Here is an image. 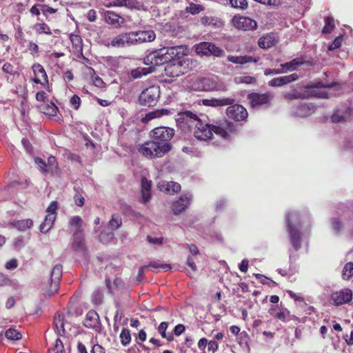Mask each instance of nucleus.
I'll return each mask as SVG.
<instances>
[{
    "instance_id": "59",
    "label": "nucleus",
    "mask_w": 353,
    "mask_h": 353,
    "mask_svg": "<svg viewBox=\"0 0 353 353\" xmlns=\"http://www.w3.org/2000/svg\"><path fill=\"white\" fill-rule=\"evenodd\" d=\"M81 103V98L77 94H74L70 100V105L76 110L80 108Z\"/></svg>"
},
{
    "instance_id": "56",
    "label": "nucleus",
    "mask_w": 353,
    "mask_h": 353,
    "mask_svg": "<svg viewBox=\"0 0 353 353\" xmlns=\"http://www.w3.org/2000/svg\"><path fill=\"white\" fill-rule=\"evenodd\" d=\"M74 239L72 243V247L75 249H81L83 244V240L81 235L79 234V232H75L74 233Z\"/></svg>"
},
{
    "instance_id": "37",
    "label": "nucleus",
    "mask_w": 353,
    "mask_h": 353,
    "mask_svg": "<svg viewBox=\"0 0 353 353\" xmlns=\"http://www.w3.org/2000/svg\"><path fill=\"white\" fill-rule=\"evenodd\" d=\"M33 30L38 34H45L48 35L52 34L50 26L46 23H37L33 26Z\"/></svg>"
},
{
    "instance_id": "52",
    "label": "nucleus",
    "mask_w": 353,
    "mask_h": 353,
    "mask_svg": "<svg viewBox=\"0 0 353 353\" xmlns=\"http://www.w3.org/2000/svg\"><path fill=\"white\" fill-rule=\"evenodd\" d=\"M270 314L275 318L282 321L283 322L287 321L286 315L283 312H276V307L272 306L270 309Z\"/></svg>"
},
{
    "instance_id": "13",
    "label": "nucleus",
    "mask_w": 353,
    "mask_h": 353,
    "mask_svg": "<svg viewBox=\"0 0 353 353\" xmlns=\"http://www.w3.org/2000/svg\"><path fill=\"white\" fill-rule=\"evenodd\" d=\"M273 97L274 94L270 92L263 94L252 92L248 95V99L253 108H259L262 105L270 104Z\"/></svg>"
},
{
    "instance_id": "35",
    "label": "nucleus",
    "mask_w": 353,
    "mask_h": 353,
    "mask_svg": "<svg viewBox=\"0 0 353 353\" xmlns=\"http://www.w3.org/2000/svg\"><path fill=\"white\" fill-rule=\"evenodd\" d=\"M56 215L48 214L46 216L43 222L40 225L39 229L42 233L48 232L54 224Z\"/></svg>"
},
{
    "instance_id": "8",
    "label": "nucleus",
    "mask_w": 353,
    "mask_h": 353,
    "mask_svg": "<svg viewBox=\"0 0 353 353\" xmlns=\"http://www.w3.org/2000/svg\"><path fill=\"white\" fill-rule=\"evenodd\" d=\"M132 34L130 32H123L114 37L110 41L105 40L103 41V44L109 48H125L132 45Z\"/></svg>"
},
{
    "instance_id": "11",
    "label": "nucleus",
    "mask_w": 353,
    "mask_h": 353,
    "mask_svg": "<svg viewBox=\"0 0 353 353\" xmlns=\"http://www.w3.org/2000/svg\"><path fill=\"white\" fill-rule=\"evenodd\" d=\"M62 265L59 264L55 265L50 274V286L46 291V294L50 296L57 293L59 288V282L62 277Z\"/></svg>"
},
{
    "instance_id": "3",
    "label": "nucleus",
    "mask_w": 353,
    "mask_h": 353,
    "mask_svg": "<svg viewBox=\"0 0 353 353\" xmlns=\"http://www.w3.org/2000/svg\"><path fill=\"white\" fill-rule=\"evenodd\" d=\"M200 119L196 113L190 110H185L177 113L176 123L177 127L181 130L192 132Z\"/></svg>"
},
{
    "instance_id": "18",
    "label": "nucleus",
    "mask_w": 353,
    "mask_h": 353,
    "mask_svg": "<svg viewBox=\"0 0 353 353\" xmlns=\"http://www.w3.org/2000/svg\"><path fill=\"white\" fill-rule=\"evenodd\" d=\"M352 299V292L349 288H344L332 294V299L336 305L350 302Z\"/></svg>"
},
{
    "instance_id": "58",
    "label": "nucleus",
    "mask_w": 353,
    "mask_h": 353,
    "mask_svg": "<svg viewBox=\"0 0 353 353\" xmlns=\"http://www.w3.org/2000/svg\"><path fill=\"white\" fill-rule=\"evenodd\" d=\"M188 10L192 14H196L203 10V7L201 5L191 3Z\"/></svg>"
},
{
    "instance_id": "47",
    "label": "nucleus",
    "mask_w": 353,
    "mask_h": 353,
    "mask_svg": "<svg viewBox=\"0 0 353 353\" xmlns=\"http://www.w3.org/2000/svg\"><path fill=\"white\" fill-rule=\"evenodd\" d=\"M105 21L111 25H117L119 23L120 17L112 11H108L105 15Z\"/></svg>"
},
{
    "instance_id": "57",
    "label": "nucleus",
    "mask_w": 353,
    "mask_h": 353,
    "mask_svg": "<svg viewBox=\"0 0 353 353\" xmlns=\"http://www.w3.org/2000/svg\"><path fill=\"white\" fill-rule=\"evenodd\" d=\"M28 50L33 57L37 56L39 52V46L32 41H28Z\"/></svg>"
},
{
    "instance_id": "32",
    "label": "nucleus",
    "mask_w": 353,
    "mask_h": 353,
    "mask_svg": "<svg viewBox=\"0 0 353 353\" xmlns=\"http://www.w3.org/2000/svg\"><path fill=\"white\" fill-rule=\"evenodd\" d=\"M304 61L302 57H298L292 59L289 62H286L285 63L281 64V68L283 71V73L287 72L288 71H294L296 69L297 67L303 65L304 63Z\"/></svg>"
},
{
    "instance_id": "40",
    "label": "nucleus",
    "mask_w": 353,
    "mask_h": 353,
    "mask_svg": "<svg viewBox=\"0 0 353 353\" xmlns=\"http://www.w3.org/2000/svg\"><path fill=\"white\" fill-rule=\"evenodd\" d=\"M168 327V323L165 321L161 322L158 327V332L162 336V338L166 339L168 341H172L174 336L172 334H166V330Z\"/></svg>"
},
{
    "instance_id": "19",
    "label": "nucleus",
    "mask_w": 353,
    "mask_h": 353,
    "mask_svg": "<svg viewBox=\"0 0 353 353\" xmlns=\"http://www.w3.org/2000/svg\"><path fill=\"white\" fill-rule=\"evenodd\" d=\"M163 49L165 50V54L169 57L170 63L174 59H180L183 55L186 54L185 51L188 48L185 46L180 45L171 47H164Z\"/></svg>"
},
{
    "instance_id": "34",
    "label": "nucleus",
    "mask_w": 353,
    "mask_h": 353,
    "mask_svg": "<svg viewBox=\"0 0 353 353\" xmlns=\"http://www.w3.org/2000/svg\"><path fill=\"white\" fill-rule=\"evenodd\" d=\"M153 70L151 67L143 68V67H138L135 69H133L130 71V75L132 78L134 79H140L143 76H145L150 73H152Z\"/></svg>"
},
{
    "instance_id": "1",
    "label": "nucleus",
    "mask_w": 353,
    "mask_h": 353,
    "mask_svg": "<svg viewBox=\"0 0 353 353\" xmlns=\"http://www.w3.org/2000/svg\"><path fill=\"white\" fill-rule=\"evenodd\" d=\"M151 141L141 145L138 152L148 159L161 158L172 148L170 142L174 135L172 128L161 126L154 128L150 133Z\"/></svg>"
},
{
    "instance_id": "61",
    "label": "nucleus",
    "mask_w": 353,
    "mask_h": 353,
    "mask_svg": "<svg viewBox=\"0 0 353 353\" xmlns=\"http://www.w3.org/2000/svg\"><path fill=\"white\" fill-rule=\"evenodd\" d=\"M331 224L333 230L336 232H340L343 227V223L336 218L332 219Z\"/></svg>"
},
{
    "instance_id": "12",
    "label": "nucleus",
    "mask_w": 353,
    "mask_h": 353,
    "mask_svg": "<svg viewBox=\"0 0 353 353\" xmlns=\"http://www.w3.org/2000/svg\"><path fill=\"white\" fill-rule=\"evenodd\" d=\"M212 124H209L203 121L201 119L199 120L197 125H195L192 130L193 136L200 141H208L212 139Z\"/></svg>"
},
{
    "instance_id": "25",
    "label": "nucleus",
    "mask_w": 353,
    "mask_h": 353,
    "mask_svg": "<svg viewBox=\"0 0 353 353\" xmlns=\"http://www.w3.org/2000/svg\"><path fill=\"white\" fill-rule=\"evenodd\" d=\"M227 60L234 64L243 65L248 63H257L260 60V57L258 56H232L230 55L227 57Z\"/></svg>"
},
{
    "instance_id": "50",
    "label": "nucleus",
    "mask_w": 353,
    "mask_h": 353,
    "mask_svg": "<svg viewBox=\"0 0 353 353\" xmlns=\"http://www.w3.org/2000/svg\"><path fill=\"white\" fill-rule=\"evenodd\" d=\"M147 266L154 269H161L164 271H167L172 269L170 264L167 263H159L157 261H151Z\"/></svg>"
},
{
    "instance_id": "23",
    "label": "nucleus",
    "mask_w": 353,
    "mask_h": 353,
    "mask_svg": "<svg viewBox=\"0 0 353 353\" xmlns=\"http://www.w3.org/2000/svg\"><path fill=\"white\" fill-rule=\"evenodd\" d=\"M158 188L160 191L166 194H174L181 190V185L174 181H160L158 183Z\"/></svg>"
},
{
    "instance_id": "22",
    "label": "nucleus",
    "mask_w": 353,
    "mask_h": 353,
    "mask_svg": "<svg viewBox=\"0 0 353 353\" xmlns=\"http://www.w3.org/2000/svg\"><path fill=\"white\" fill-rule=\"evenodd\" d=\"M234 99L231 97H222L219 99H203L202 103L205 106H211V107H221L225 105H232L234 103Z\"/></svg>"
},
{
    "instance_id": "53",
    "label": "nucleus",
    "mask_w": 353,
    "mask_h": 353,
    "mask_svg": "<svg viewBox=\"0 0 353 353\" xmlns=\"http://www.w3.org/2000/svg\"><path fill=\"white\" fill-rule=\"evenodd\" d=\"M70 225L72 227H75L77 228V232H81V225H82V223H83V221L81 219V218L79 216H73L70 220Z\"/></svg>"
},
{
    "instance_id": "29",
    "label": "nucleus",
    "mask_w": 353,
    "mask_h": 353,
    "mask_svg": "<svg viewBox=\"0 0 353 353\" xmlns=\"http://www.w3.org/2000/svg\"><path fill=\"white\" fill-rule=\"evenodd\" d=\"M152 182L145 177L141 179V197L142 202L146 203L151 199Z\"/></svg>"
},
{
    "instance_id": "5",
    "label": "nucleus",
    "mask_w": 353,
    "mask_h": 353,
    "mask_svg": "<svg viewBox=\"0 0 353 353\" xmlns=\"http://www.w3.org/2000/svg\"><path fill=\"white\" fill-rule=\"evenodd\" d=\"M32 70L33 77L31 81L35 84H40L44 90L52 92V84L49 83L48 76L43 66L39 63H35L32 65Z\"/></svg>"
},
{
    "instance_id": "28",
    "label": "nucleus",
    "mask_w": 353,
    "mask_h": 353,
    "mask_svg": "<svg viewBox=\"0 0 353 353\" xmlns=\"http://www.w3.org/2000/svg\"><path fill=\"white\" fill-rule=\"evenodd\" d=\"M84 325L88 328H98L99 325V314L94 310H90L86 314Z\"/></svg>"
},
{
    "instance_id": "48",
    "label": "nucleus",
    "mask_w": 353,
    "mask_h": 353,
    "mask_svg": "<svg viewBox=\"0 0 353 353\" xmlns=\"http://www.w3.org/2000/svg\"><path fill=\"white\" fill-rule=\"evenodd\" d=\"M34 162L37 168L44 174L50 173V170L48 168L46 162L40 157H35Z\"/></svg>"
},
{
    "instance_id": "46",
    "label": "nucleus",
    "mask_w": 353,
    "mask_h": 353,
    "mask_svg": "<svg viewBox=\"0 0 353 353\" xmlns=\"http://www.w3.org/2000/svg\"><path fill=\"white\" fill-rule=\"evenodd\" d=\"M6 337L10 340L18 341L21 339V333L16 329L9 328L6 331Z\"/></svg>"
},
{
    "instance_id": "33",
    "label": "nucleus",
    "mask_w": 353,
    "mask_h": 353,
    "mask_svg": "<svg viewBox=\"0 0 353 353\" xmlns=\"http://www.w3.org/2000/svg\"><path fill=\"white\" fill-rule=\"evenodd\" d=\"M54 330L59 336L65 334L64 316L62 314H56L54 318Z\"/></svg>"
},
{
    "instance_id": "54",
    "label": "nucleus",
    "mask_w": 353,
    "mask_h": 353,
    "mask_svg": "<svg viewBox=\"0 0 353 353\" xmlns=\"http://www.w3.org/2000/svg\"><path fill=\"white\" fill-rule=\"evenodd\" d=\"M46 165L48 168L50 170V172H52L58 168V162L54 156H50L48 158Z\"/></svg>"
},
{
    "instance_id": "55",
    "label": "nucleus",
    "mask_w": 353,
    "mask_h": 353,
    "mask_svg": "<svg viewBox=\"0 0 353 353\" xmlns=\"http://www.w3.org/2000/svg\"><path fill=\"white\" fill-rule=\"evenodd\" d=\"M48 92L45 90H40L36 93L35 99L39 102H46L48 101L49 94Z\"/></svg>"
},
{
    "instance_id": "27",
    "label": "nucleus",
    "mask_w": 353,
    "mask_h": 353,
    "mask_svg": "<svg viewBox=\"0 0 353 353\" xmlns=\"http://www.w3.org/2000/svg\"><path fill=\"white\" fill-rule=\"evenodd\" d=\"M39 108L41 112L47 115L50 119L57 120L56 117H57L59 108L54 103L50 101V103L40 105Z\"/></svg>"
},
{
    "instance_id": "15",
    "label": "nucleus",
    "mask_w": 353,
    "mask_h": 353,
    "mask_svg": "<svg viewBox=\"0 0 353 353\" xmlns=\"http://www.w3.org/2000/svg\"><path fill=\"white\" fill-rule=\"evenodd\" d=\"M232 22L235 28L243 31L253 30L257 28L256 21L248 17L235 16L232 19Z\"/></svg>"
},
{
    "instance_id": "9",
    "label": "nucleus",
    "mask_w": 353,
    "mask_h": 353,
    "mask_svg": "<svg viewBox=\"0 0 353 353\" xmlns=\"http://www.w3.org/2000/svg\"><path fill=\"white\" fill-rule=\"evenodd\" d=\"M195 52L197 54L205 56L214 55L216 57H221L224 54V51L221 48L210 42H201L196 45Z\"/></svg>"
},
{
    "instance_id": "14",
    "label": "nucleus",
    "mask_w": 353,
    "mask_h": 353,
    "mask_svg": "<svg viewBox=\"0 0 353 353\" xmlns=\"http://www.w3.org/2000/svg\"><path fill=\"white\" fill-rule=\"evenodd\" d=\"M227 116L236 121H245L248 116L247 110L239 104H233L226 109Z\"/></svg>"
},
{
    "instance_id": "45",
    "label": "nucleus",
    "mask_w": 353,
    "mask_h": 353,
    "mask_svg": "<svg viewBox=\"0 0 353 353\" xmlns=\"http://www.w3.org/2000/svg\"><path fill=\"white\" fill-rule=\"evenodd\" d=\"M342 277L345 280H349L352 277H353V263L348 262L347 263L343 270L342 272Z\"/></svg>"
},
{
    "instance_id": "39",
    "label": "nucleus",
    "mask_w": 353,
    "mask_h": 353,
    "mask_svg": "<svg viewBox=\"0 0 353 353\" xmlns=\"http://www.w3.org/2000/svg\"><path fill=\"white\" fill-rule=\"evenodd\" d=\"M114 239V234L113 231L103 230L99 235V239L103 244H108L112 242Z\"/></svg>"
},
{
    "instance_id": "10",
    "label": "nucleus",
    "mask_w": 353,
    "mask_h": 353,
    "mask_svg": "<svg viewBox=\"0 0 353 353\" xmlns=\"http://www.w3.org/2000/svg\"><path fill=\"white\" fill-rule=\"evenodd\" d=\"M293 214L289 213L286 216V221L288 223V231L290 234V241L294 250L297 252L301 248V234L298 228L294 227L292 222V216Z\"/></svg>"
},
{
    "instance_id": "26",
    "label": "nucleus",
    "mask_w": 353,
    "mask_h": 353,
    "mask_svg": "<svg viewBox=\"0 0 353 353\" xmlns=\"http://www.w3.org/2000/svg\"><path fill=\"white\" fill-rule=\"evenodd\" d=\"M277 43V39L274 33H268L258 40V45L261 48L268 49L274 46Z\"/></svg>"
},
{
    "instance_id": "16",
    "label": "nucleus",
    "mask_w": 353,
    "mask_h": 353,
    "mask_svg": "<svg viewBox=\"0 0 353 353\" xmlns=\"http://www.w3.org/2000/svg\"><path fill=\"white\" fill-rule=\"evenodd\" d=\"M132 34V45L141 44L145 42L153 41L156 38V34L153 30H143L130 32Z\"/></svg>"
},
{
    "instance_id": "51",
    "label": "nucleus",
    "mask_w": 353,
    "mask_h": 353,
    "mask_svg": "<svg viewBox=\"0 0 353 353\" xmlns=\"http://www.w3.org/2000/svg\"><path fill=\"white\" fill-rule=\"evenodd\" d=\"M232 7L245 10L248 7L247 0H230Z\"/></svg>"
},
{
    "instance_id": "63",
    "label": "nucleus",
    "mask_w": 353,
    "mask_h": 353,
    "mask_svg": "<svg viewBox=\"0 0 353 353\" xmlns=\"http://www.w3.org/2000/svg\"><path fill=\"white\" fill-rule=\"evenodd\" d=\"M207 348L208 352L214 353L219 349V344L214 340L208 341Z\"/></svg>"
},
{
    "instance_id": "7",
    "label": "nucleus",
    "mask_w": 353,
    "mask_h": 353,
    "mask_svg": "<svg viewBox=\"0 0 353 353\" xmlns=\"http://www.w3.org/2000/svg\"><path fill=\"white\" fill-rule=\"evenodd\" d=\"M221 87L216 81L208 77L198 78L191 85L192 90L205 92L223 90Z\"/></svg>"
},
{
    "instance_id": "24",
    "label": "nucleus",
    "mask_w": 353,
    "mask_h": 353,
    "mask_svg": "<svg viewBox=\"0 0 353 353\" xmlns=\"http://www.w3.org/2000/svg\"><path fill=\"white\" fill-rule=\"evenodd\" d=\"M230 123L226 119H224L223 121H220L219 123H216V125L212 124V134L214 133L223 139H227L229 137V133L226 129Z\"/></svg>"
},
{
    "instance_id": "20",
    "label": "nucleus",
    "mask_w": 353,
    "mask_h": 353,
    "mask_svg": "<svg viewBox=\"0 0 353 353\" xmlns=\"http://www.w3.org/2000/svg\"><path fill=\"white\" fill-rule=\"evenodd\" d=\"M191 199V194H185L181 196L172 205L173 214L178 215L183 212L190 205Z\"/></svg>"
},
{
    "instance_id": "44",
    "label": "nucleus",
    "mask_w": 353,
    "mask_h": 353,
    "mask_svg": "<svg viewBox=\"0 0 353 353\" xmlns=\"http://www.w3.org/2000/svg\"><path fill=\"white\" fill-rule=\"evenodd\" d=\"M335 28L334 20L332 17H327L325 19V26L323 28L322 32L323 34H329Z\"/></svg>"
},
{
    "instance_id": "64",
    "label": "nucleus",
    "mask_w": 353,
    "mask_h": 353,
    "mask_svg": "<svg viewBox=\"0 0 353 353\" xmlns=\"http://www.w3.org/2000/svg\"><path fill=\"white\" fill-rule=\"evenodd\" d=\"M2 70L6 74H14V68L12 64L9 62H6L2 67Z\"/></svg>"
},
{
    "instance_id": "42",
    "label": "nucleus",
    "mask_w": 353,
    "mask_h": 353,
    "mask_svg": "<svg viewBox=\"0 0 353 353\" xmlns=\"http://www.w3.org/2000/svg\"><path fill=\"white\" fill-rule=\"evenodd\" d=\"M121 343L123 346H127L131 342L130 331L128 328H123L119 335Z\"/></svg>"
},
{
    "instance_id": "43",
    "label": "nucleus",
    "mask_w": 353,
    "mask_h": 353,
    "mask_svg": "<svg viewBox=\"0 0 353 353\" xmlns=\"http://www.w3.org/2000/svg\"><path fill=\"white\" fill-rule=\"evenodd\" d=\"M122 225V219L119 214H112L108 222V226L112 231L119 228Z\"/></svg>"
},
{
    "instance_id": "30",
    "label": "nucleus",
    "mask_w": 353,
    "mask_h": 353,
    "mask_svg": "<svg viewBox=\"0 0 353 353\" xmlns=\"http://www.w3.org/2000/svg\"><path fill=\"white\" fill-rule=\"evenodd\" d=\"M70 40L72 45V48L74 49V52H81V55H83V40L79 34H70ZM83 59L87 62L89 61L88 58L82 56Z\"/></svg>"
},
{
    "instance_id": "6",
    "label": "nucleus",
    "mask_w": 353,
    "mask_h": 353,
    "mask_svg": "<svg viewBox=\"0 0 353 353\" xmlns=\"http://www.w3.org/2000/svg\"><path fill=\"white\" fill-rule=\"evenodd\" d=\"M165 50L161 48L149 53L143 59L145 65H150L153 70L158 65L170 63L169 57L165 54Z\"/></svg>"
},
{
    "instance_id": "21",
    "label": "nucleus",
    "mask_w": 353,
    "mask_h": 353,
    "mask_svg": "<svg viewBox=\"0 0 353 353\" xmlns=\"http://www.w3.org/2000/svg\"><path fill=\"white\" fill-rule=\"evenodd\" d=\"M299 78V76L296 73L275 77L268 82V85L270 87H281L284 85L297 81Z\"/></svg>"
},
{
    "instance_id": "4",
    "label": "nucleus",
    "mask_w": 353,
    "mask_h": 353,
    "mask_svg": "<svg viewBox=\"0 0 353 353\" xmlns=\"http://www.w3.org/2000/svg\"><path fill=\"white\" fill-rule=\"evenodd\" d=\"M160 94V87L159 85H151L141 92L139 95V102L141 105L153 107L159 101Z\"/></svg>"
},
{
    "instance_id": "60",
    "label": "nucleus",
    "mask_w": 353,
    "mask_h": 353,
    "mask_svg": "<svg viewBox=\"0 0 353 353\" xmlns=\"http://www.w3.org/2000/svg\"><path fill=\"white\" fill-rule=\"evenodd\" d=\"M40 8L43 14L46 17H47L48 14H54L57 12V9L51 8L46 4L40 5Z\"/></svg>"
},
{
    "instance_id": "17",
    "label": "nucleus",
    "mask_w": 353,
    "mask_h": 353,
    "mask_svg": "<svg viewBox=\"0 0 353 353\" xmlns=\"http://www.w3.org/2000/svg\"><path fill=\"white\" fill-rule=\"evenodd\" d=\"M353 120V108H345L337 109L332 114L331 121L337 123L340 122H346Z\"/></svg>"
},
{
    "instance_id": "62",
    "label": "nucleus",
    "mask_w": 353,
    "mask_h": 353,
    "mask_svg": "<svg viewBox=\"0 0 353 353\" xmlns=\"http://www.w3.org/2000/svg\"><path fill=\"white\" fill-rule=\"evenodd\" d=\"M11 283L12 281L7 275L0 273V287L8 286Z\"/></svg>"
},
{
    "instance_id": "41",
    "label": "nucleus",
    "mask_w": 353,
    "mask_h": 353,
    "mask_svg": "<svg viewBox=\"0 0 353 353\" xmlns=\"http://www.w3.org/2000/svg\"><path fill=\"white\" fill-rule=\"evenodd\" d=\"M87 70H88V73L92 76L94 85L100 88H103L105 86V83L101 77L96 75L94 70L91 67H87Z\"/></svg>"
},
{
    "instance_id": "38",
    "label": "nucleus",
    "mask_w": 353,
    "mask_h": 353,
    "mask_svg": "<svg viewBox=\"0 0 353 353\" xmlns=\"http://www.w3.org/2000/svg\"><path fill=\"white\" fill-rule=\"evenodd\" d=\"M170 111L167 109L157 110L146 114L143 120L150 121L155 118H159L163 115H168Z\"/></svg>"
},
{
    "instance_id": "49",
    "label": "nucleus",
    "mask_w": 353,
    "mask_h": 353,
    "mask_svg": "<svg viewBox=\"0 0 353 353\" xmlns=\"http://www.w3.org/2000/svg\"><path fill=\"white\" fill-rule=\"evenodd\" d=\"M48 352L51 353H64V346L63 342L60 339H57L55 341V343L54 347L52 349H49Z\"/></svg>"
},
{
    "instance_id": "2",
    "label": "nucleus",
    "mask_w": 353,
    "mask_h": 353,
    "mask_svg": "<svg viewBox=\"0 0 353 353\" xmlns=\"http://www.w3.org/2000/svg\"><path fill=\"white\" fill-rule=\"evenodd\" d=\"M332 84H324L318 82L314 85L306 86L303 92H299L294 90L292 92H288L284 94V98L288 100H294L299 99H307L309 97L328 98V94L325 92L318 91L317 89L321 88H330Z\"/></svg>"
},
{
    "instance_id": "36",
    "label": "nucleus",
    "mask_w": 353,
    "mask_h": 353,
    "mask_svg": "<svg viewBox=\"0 0 353 353\" xmlns=\"http://www.w3.org/2000/svg\"><path fill=\"white\" fill-rule=\"evenodd\" d=\"M33 221L30 219L18 220L13 223V225L20 231H26L33 226Z\"/></svg>"
},
{
    "instance_id": "31",
    "label": "nucleus",
    "mask_w": 353,
    "mask_h": 353,
    "mask_svg": "<svg viewBox=\"0 0 353 353\" xmlns=\"http://www.w3.org/2000/svg\"><path fill=\"white\" fill-rule=\"evenodd\" d=\"M181 65L179 62L170 63L165 67V73L170 77H177L181 73Z\"/></svg>"
}]
</instances>
